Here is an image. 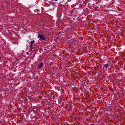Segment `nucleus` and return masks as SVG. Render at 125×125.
<instances>
[{
    "mask_svg": "<svg viewBox=\"0 0 125 125\" xmlns=\"http://www.w3.org/2000/svg\"><path fill=\"white\" fill-rule=\"evenodd\" d=\"M38 38L42 40H45L46 39V38L43 35H41L40 34H38Z\"/></svg>",
    "mask_w": 125,
    "mask_h": 125,
    "instance_id": "nucleus-1",
    "label": "nucleus"
},
{
    "mask_svg": "<svg viewBox=\"0 0 125 125\" xmlns=\"http://www.w3.org/2000/svg\"><path fill=\"white\" fill-rule=\"evenodd\" d=\"M107 63H108L109 64V65H110L111 64V63H110V61H108L107 62Z\"/></svg>",
    "mask_w": 125,
    "mask_h": 125,
    "instance_id": "nucleus-7",
    "label": "nucleus"
},
{
    "mask_svg": "<svg viewBox=\"0 0 125 125\" xmlns=\"http://www.w3.org/2000/svg\"><path fill=\"white\" fill-rule=\"evenodd\" d=\"M55 1H57L58 0H55Z\"/></svg>",
    "mask_w": 125,
    "mask_h": 125,
    "instance_id": "nucleus-9",
    "label": "nucleus"
},
{
    "mask_svg": "<svg viewBox=\"0 0 125 125\" xmlns=\"http://www.w3.org/2000/svg\"><path fill=\"white\" fill-rule=\"evenodd\" d=\"M44 65L43 62H42L40 63L38 66V67L39 69H41L42 68L43 66Z\"/></svg>",
    "mask_w": 125,
    "mask_h": 125,
    "instance_id": "nucleus-2",
    "label": "nucleus"
},
{
    "mask_svg": "<svg viewBox=\"0 0 125 125\" xmlns=\"http://www.w3.org/2000/svg\"><path fill=\"white\" fill-rule=\"evenodd\" d=\"M35 42V41L34 40H33L31 41V43L33 44V43H34Z\"/></svg>",
    "mask_w": 125,
    "mask_h": 125,
    "instance_id": "nucleus-6",
    "label": "nucleus"
},
{
    "mask_svg": "<svg viewBox=\"0 0 125 125\" xmlns=\"http://www.w3.org/2000/svg\"><path fill=\"white\" fill-rule=\"evenodd\" d=\"M32 114H31V118H33L35 116L34 115H33Z\"/></svg>",
    "mask_w": 125,
    "mask_h": 125,
    "instance_id": "nucleus-5",
    "label": "nucleus"
},
{
    "mask_svg": "<svg viewBox=\"0 0 125 125\" xmlns=\"http://www.w3.org/2000/svg\"><path fill=\"white\" fill-rule=\"evenodd\" d=\"M26 54L27 55H29V53L28 52H27Z\"/></svg>",
    "mask_w": 125,
    "mask_h": 125,
    "instance_id": "nucleus-8",
    "label": "nucleus"
},
{
    "mask_svg": "<svg viewBox=\"0 0 125 125\" xmlns=\"http://www.w3.org/2000/svg\"><path fill=\"white\" fill-rule=\"evenodd\" d=\"M33 44L32 43H31V45L30 46V49L31 50H32L33 49Z\"/></svg>",
    "mask_w": 125,
    "mask_h": 125,
    "instance_id": "nucleus-4",
    "label": "nucleus"
},
{
    "mask_svg": "<svg viewBox=\"0 0 125 125\" xmlns=\"http://www.w3.org/2000/svg\"><path fill=\"white\" fill-rule=\"evenodd\" d=\"M108 66H109V64L108 63H106L104 65L103 67L104 68H106Z\"/></svg>",
    "mask_w": 125,
    "mask_h": 125,
    "instance_id": "nucleus-3",
    "label": "nucleus"
}]
</instances>
